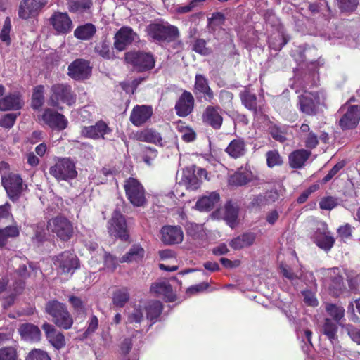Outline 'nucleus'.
Here are the masks:
<instances>
[{"label": "nucleus", "instance_id": "60", "mask_svg": "<svg viewBox=\"0 0 360 360\" xmlns=\"http://www.w3.org/2000/svg\"><path fill=\"white\" fill-rule=\"evenodd\" d=\"M16 352L12 347L0 349V360H16Z\"/></svg>", "mask_w": 360, "mask_h": 360}, {"label": "nucleus", "instance_id": "19", "mask_svg": "<svg viewBox=\"0 0 360 360\" xmlns=\"http://www.w3.org/2000/svg\"><path fill=\"white\" fill-rule=\"evenodd\" d=\"M42 328L49 342L56 349L63 348L65 345V340L63 334L56 330L53 326L49 323H44Z\"/></svg>", "mask_w": 360, "mask_h": 360}, {"label": "nucleus", "instance_id": "62", "mask_svg": "<svg viewBox=\"0 0 360 360\" xmlns=\"http://www.w3.org/2000/svg\"><path fill=\"white\" fill-rule=\"evenodd\" d=\"M303 301L304 303L311 307H316L318 305V300L315 295L311 291L305 290L302 292Z\"/></svg>", "mask_w": 360, "mask_h": 360}, {"label": "nucleus", "instance_id": "47", "mask_svg": "<svg viewBox=\"0 0 360 360\" xmlns=\"http://www.w3.org/2000/svg\"><path fill=\"white\" fill-rule=\"evenodd\" d=\"M97 252L99 254L100 258L103 259L104 264L108 269L114 271L117 268L120 259L117 260V258L112 255L107 254L102 248L98 250Z\"/></svg>", "mask_w": 360, "mask_h": 360}, {"label": "nucleus", "instance_id": "18", "mask_svg": "<svg viewBox=\"0 0 360 360\" xmlns=\"http://www.w3.org/2000/svg\"><path fill=\"white\" fill-rule=\"evenodd\" d=\"M314 241L319 247L325 250H329L333 247L335 239L330 235L326 223H318Z\"/></svg>", "mask_w": 360, "mask_h": 360}, {"label": "nucleus", "instance_id": "15", "mask_svg": "<svg viewBox=\"0 0 360 360\" xmlns=\"http://www.w3.org/2000/svg\"><path fill=\"white\" fill-rule=\"evenodd\" d=\"M50 22L58 34H67L72 29V20L67 13H54L50 18Z\"/></svg>", "mask_w": 360, "mask_h": 360}, {"label": "nucleus", "instance_id": "24", "mask_svg": "<svg viewBox=\"0 0 360 360\" xmlns=\"http://www.w3.org/2000/svg\"><path fill=\"white\" fill-rule=\"evenodd\" d=\"M181 180H202L207 178V171L194 165L187 167L182 169Z\"/></svg>", "mask_w": 360, "mask_h": 360}, {"label": "nucleus", "instance_id": "45", "mask_svg": "<svg viewBox=\"0 0 360 360\" xmlns=\"http://www.w3.org/2000/svg\"><path fill=\"white\" fill-rule=\"evenodd\" d=\"M243 104L255 113L257 112V98L254 94L250 93L248 90L242 91L240 94Z\"/></svg>", "mask_w": 360, "mask_h": 360}, {"label": "nucleus", "instance_id": "9", "mask_svg": "<svg viewBox=\"0 0 360 360\" xmlns=\"http://www.w3.org/2000/svg\"><path fill=\"white\" fill-rule=\"evenodd\" d=\"M54 265L62 274H72L79 268V262L77 256L70 252H64L53 259Z\"/></svg>", "mask_w": 360, "mask_h": 360}, {"label": "nucleus", "instance_id": "4", "mask_svg": "<svg viewBox=\"0 0 360 360\" xmlns=\"http://www.w3.org/2000/svg\"><path fill=\"white\" fill-rule=\"evenodd\" d=\"M50 174L58 180L73 179L77 176L75 162L68 158H57L49 169Z\"/></svg>", "mask_w": 360, "mask_h": 360}, {"label": "nucleus", "instance_id": "49", "mask_svg": "<svg viewBox=\"0 0 360 360\" xmlns=\"http://www.w3.org/2000/svg\"><path fill=\"white\" fill-rule=\"evenodd\" d=\"M95 51L103 58L110 59L111 57L110 42L107 40H103L97 43L95 46Z\"/></svg>", "mask_w": 360, "mask_h": 360}, {"label": "nucleus", "instance_id": "50", "mask_svg": "<svg viewBox=\"0 0 360 360\" xmlns=\"http://www.w3.org/2000/svg\"><path fill=\"white\" fill-rule=\"evenodd\" d=\"M44 103V86H38L32 94V105L34 108H40Z\"/></svg>", "mask_w": 360, "mask_h": 360}, {"label": "nucleus", "instance_id": "52", "mask_svg": "<svg viewBox=\"0 0 360 360\" xmlns=\"http://www.w3.org/2000/svg\"><path fill=\"white\" fill-rule=\"evenodd\" d=\"M267 165L269 167H273L282 164V158L276 150H271L266 153Z\"/></svg>", "mask_w": 360, "mask_h": 360}, {"label": "nucleus", "instance_id": "46", "mask_svg": "<svg viewBox=\"0 0 360 360\" xmlns=\"http://www.w3.org/2000/svg\"><path fill=\"white\" fill-rule=\"evenodd\" d=\"M20 98L15 95H9L0 100V110H9L19 106Z\"/></svg>", "mask_w": 360, "mask_h": 360}, {"label": "nucleus", "instance_id": "35", "mask_svg": "<svg viewBox=\"0 0 360 360\" xmlns=\"http://www.w3.org/2000/svg\"><path fill=\"white\" fill-rule=\"evenodd\" d=\"M310 153L306 150H298L292 153L289 156L290 165L293 168L302 167L309 158Z\"/></svg>", "mask_w": 360, "mask_h": 360}, {"label": "nucleus", "instance_id": "13", "mask_svg": "<svg viewBox=\"0 0 360 360\" xmlns=\"http://www.w3.org/2000/svg\"><path fill=\"white\" fill-rule=\"evenodd\" d=\"M320 103L321 101L318 93L304 92L300 96V109L307 115H315Z\"/></svg>", "mask_w": 360, "mask_h": 360}, {"label": "nucleus", "instance_id": "61", "mask_svg": "<svg viewBox=\"0 0 360 360\" xmlns=\"http://www.w3.org/2000/svg\"><path fill=\"white\" fill-rule=\"evenodd\" d=\"M352 232V226L348 224L341 226L338 229V237H340L341 238V240H342L344 241H345L351 238Z\"/></svg>", "mask_w": 360, "mask_h": 360}, {"label": "nucleus", "instance_id": "40", "mask_svg": "<svg viewBox=\"0 0 360 360\" xmlns=\"http://www.w3.org/2000/svg\"><path fill=\"white\" fill-rule=\"evenodd\" d=\"M321 331L332 343L337 339L338 326L328 318L324 319Z\"/></svg>", "mask_w": 360, "mask_h": 360}, {"label": "nucleus", "instance_id": "42", "mask_svg": "<svg viewBox=\"0 0 360 360\" xmlns=\"http://www.w3.org/2000/svg\"><path fill=\"white\" fill-rule=\"evenodd\" d=\"M8 197L15 200L20 197L22 191L20 181H1Z\"/></svg>", "mask_w": 360, "mask_h": 360}, {"label": "nucleus", "instance_id": "22", "mask_svg": "<svg viewBox=\"0 0 360 360\" xmlns=\"http://www.w3.org/2000/svg\"><path fill=\"white\" fill-rule=\"evenodd\" d=\"M193 105V96L190 92L185 91L176 103L175 109L178 115L185 117L191 112Z\"/></svg>", "mask_w": 360, "mask_h": 360}, {"label": "nucleus", "instance_id": "58", "mask_svg": "<svg viewBox=\"0 0 360 360\" xmlns=\"http://www.w3.org/2000/svg\"><path fill=\"white\" fill-rule=\"evenodd\" d=\"M11 27V20L8 17H7L4 20L3 28L0 33V39L2 41L6 42L8 44L10 42L9 33Z\"/></svg>", "mask_w": 360, "mask_h": 360}, {"label": "nucleus", "instance_id": "12", "mask_svg": "<svg viewBox=\"0 0 360 360\" xmlns=\"http://www.w3.org/2000/svg\"><path fill=\"white\" fill-rule=\"evenodd\" d=\"M126 195L134 206H142L146 202L145 190L139 181H126Z\"/></svg>", "mask_w": 360, "mask_h": 360}, {"label": "nucleus", "instance_id": "32", "mask_svg": "<svg viewBox=\"0 0 360 360\" xmlns=\"http://www.w3.org/2000/svg\"><path fill=\"white\" fill-rule=\"evenodd\" d=\"M20 227L16 225H10L0 229V248L6 245L8 240L20 235Z\"/></svg>", "mask_w": 360, "mask_h": 360}, {"label": "nucleus", "instance_id": "43", "mask_svg": "<svg viewBox=\"0 0 360 360\" xmlns=\"http://www.w3.org/2000/svg\"><path fill=\"white\" fill-rule=\"evenodd\" d=\"M41 339L39 328L32 323L24 324V340L38 342Z\"/></svg>", "mask_w": 360, "mask_h": 360}, {"label": "nucleus", "instance_id": "20", "mask_svg": "<svg viewBox=\"0 0 360 360\" xmlns=\"http://www.w3.org/2000/svg\"><path fill=\"white\" fill-rule=\"evenodd\" d=\"M153 114V109L150 106L136 105L130 115V121L136 127H139L148 120Z\"/></svg>", "mask_w": 360, "mask_h": 360}, {"label": "nucleus", "instance_id": "17", "mask_svg": "<svg viewBox=\"0 0 360 360\" xmlns=\"http://www.w3.org/2000/svg\"><path fill=\"white\" fill-rule=\"evenodd\" d=\"M161 240L167 245L181 243L184 239V233L180 226H165L160 231Z\"/></svg>", "mask_w": 360, "mask_h": 360}, {"label": "nucleus", "instance_id": "37", "mask_svg": "<svg viewBox=\"0 0 360 360\" xmlns=\"http://www.w3.org/2000/svg\"><path fill=\"white\" fill-rule=\"evenodd\" d=\"M92 4L91 0H68V8L70 12L82 13L88 11Z\"/></svg>", "mask_w": 360, "mask_h": 360}, {"label": "nucleus", "instance_id": "64", "mask_svg": "<svg viewBox=\"0 0 360 360\" xmlns=\"http://www.w3.org/2000/svg\"><path fill=\"white\" fill-rule=\"evenodd\" d=\"M346 330L352 340L358 345H360V329L356 328L351 325H348L346 327Z\"/></svg>", "mask_w": 360, "mask_h": 360}, {"label": "nucleus", "instance_id": "29", "mask_svg": "<svg viewBox=\"0 0 360 360\" xmlns=\"http://www.w3.org/2000/svg\"><path fill=\"white\" fill-rule=\"evenodd\" d=\"M219 201V195L216 192L211 193L208 196H204L196 202V209L199 211H209Z\"/></svg>", "mask_w": 360, "mask_h": 360}, {"label": "nucleus", "instance_id": "48", "mask_svg": "<svg viewBox=\"0 0 360 360\" xmlns=\"http://www.w3.org/2000/svg\"><path fill=\"white\" fill-rule=\"evenodd\" d=\"M326 311L335 321H340L345 316V309L340 305L327 304Z\"/></svg>", "mask_w": 360, "mask_h": 360}, {"label": "nucleus", "instance_id": "36", "mask_svg": "<svg viewBox=\"0 0 360 360\" xmlns=\"http://www.w3.org/2000/svg\"><path fill=\"white\" fill-rule=\"evenodd\" d=\"M255 240V234L248 233L233 239L230 243V245L234 250H239L251 245Z\"/></svg>", "mask_w": 360, "mask_h": 360}, {"label": "nucleus", "instance_id": "54", "mask_svg": "<svg viewBox=\"0 0 360 360\" xmlns=\"http://www.w3.org/2000/svg\"><path fill=\"white\" fill-rule=\"evenodd\" d=\"M26 360H51V358L45 351L34 349L29 353Z\"/></svg>", "mask_w": 360, "mask_h": 360}, {"label": "nucleus", "instance_id": "51", "mask_svg": "<svg viewBox=\"0 0 360 360\" xmlns=\"http://www.w3.org/2000/svg\"><path fill=\"white\" fill-rule=\"evenodd\" d=\"M281 271L283 276L290 281L292 283L296 282L302 276V272L294 273L291 271V269L285 264H282L280 266Z\"/></svg>", "mask_w": 360, "mask_h": 360}, {"label": "nucleus", "instance_id": "11", "mask_svg": "<svg viewBox=\"0 0 360 360\" xmlns=\"http://www.w3.org/2000/svg\"><path fill=\"white\" fill-rule=\"evenodd\" d=\"M42 121L52 129L64 130L68 124V119L61 113L51 108H46L41 115Z\"/></svg>", "mask_w": 360, "mask_h": 360}, {"label": "nucleus", "instance_id": "3", "mask_svg": "<svg viewBox=\"0 0 360 360\" xmlns=\"http://www.w3.org/2000/svg\"><path fill=\"white\" fill-rule=\"evenodd\" d=\"M323 280V286L332 295L337 296L342 291L344 284L339 268L322 269L318 271Z\"/></svg>", "mask_w": 360, "mask_h": 360}, {"label": "nucleus", "instance_id": "25", "mask_svg": "<svg viewBox=\"0 0 360 360\" xmlns=\"http://www.w3.org/2000/svg\"><path fill=\"white\" fill-rule=\"evenodd\" d=\"M145 309L143 302H139L128 308L127 311V323H140L144 320Z\"/></svg>", "mask_w": 360, "mask_h": 360}, {"label": "nucleus", "instance_id": "38", "mask_svg": "<svg viewBox=\"0 0 360 360\" xmlns=\"http://www.w3.org/2000/svg\"><path fill=\"white\" fill-rule=\"evenodd\" d=\"M96 27L91 23H86L77 27L74 32L76 38L81 40H89L96 33Z\"/></svg>", "mask_w": 360, "mask_h": 360}, {"label": "nucleus", "instance_id": "53", "mask_svg": "<svg viewBox=\"0 0 360 360\" xmlns=\"http://www.w3.org/2000/svg\"><path fill=\"white\" fill-rule=\"evenodd\" d=\"M338 6L342 11L350 12L354 11L358 5V0H337Z\"/></svg>", "mask_w": 360, "mask_h": 360}, {"label": "nucleus", "instance_id": "33", "mask_svg": "<svg viewBox=\"0 0 360 360\" xmlns=\"http://www.w3.org/2000/svg\"><path fill=\"white\" fill-rule=\"evenodd\" d=\"M146 318L150 321H155L161 314L162 306L159 301H149L143 302Z\"/></svg>", "mask_w": 360, "mask_h": 360}, {"label": "nucleus", "instance_id": "8", "mask_svg": "<svg viewBox=\"0 0 360 360\" xmlns=\"http://www.w3.org/2000/svg\"><path fill=\"white\" fill-rule=\"evenodd\" d=\"M125 60L127 63L133 65L138 72L149 70L155 65V60L153 56L146 53H127Z\"/></svg>", "mask_w": 360, "mask_h": 360}, {"label": "nucleus", "instance_id": "28", "mask_svg": "<svg viewBox=\"0 0 360 360\" xmlns=\"http://www.w3.org/2000/svg\"><path fill=\"white\" fill-rule=\"evenodd\" d=\"M134 137L139 141L162 145V139L160 134L151 129L137 131L134 134Z\"/></svg>", "mask_w": 360, "mask_h": 360}, {"label": "nucleus", "instance_id": "5", "mask_svg": "<svg viewBox=\"0 0 360 360\" xmlns=\"http://www.w3.org/2000/svg\"><path fill=\"white\" fill-rule=\"evenodd\" d=\"M148 35L157 41H172L179 36L178 28L168 22L153 23L147 27Z\"/></svg>", "mask_w": 360, "mask_h": 360}, {"label": "nucleus", "instance_id": "63", "mask_svg": "<svg viewBox=\"0 0 360 360\" xmlns=\"http://www.w3.org/2000/svg\"><path fill=\"white\" fill-rule=\"evenodd\" d=\"M0 174L1 180H15L14 175H11L9 169V165L5 162H0Z\"/></svg>", "mask_w": 360, "mask_h": 360}, {"label": "nucleus", "instance_id": "1", "mask_svg": "<svg viewBox=\"0 0 360 360\" xmlns=\"http://www.w3.org/2000/svg\"><path fill=\"white\" fill-rule=\"evenodd\" d=\"M75 101L76 95L70 86L57 84L51 86L47 103L50 106L62 110L63 104L71 106Z\"/></svg>", "mask_w": 360, "mask_h": 360}, {"label": "nucleus", "instance_id": "55", "mask_svg": "<svg viewBox=\"0 0 360 360\" xmlns=\"http://www.w3.org/2000/svg\"><path fill=\"white\" fill-rule=\"evenodd\" d=\"M193 50L204 56H207L211 52L210 49L206 46V41L202 39L195 41L193 45Z\"/></svg>", "mask_w": 360, "mask_h": 360}, {"label": "nucleus", "instance_id": "57", "mask_svg": "<svg viewBox=\"0 0 360 360\" xmlns=\"http://www.w3.org/2000/svg\"><path fill=\"white\" fill-rule=\"evenodd\" d=\"M314 53H316V49L314 48L305 49L303 51V56H302V60L306 61V63H309L313 66L312 68H310V70L313 71L316 68V62L314 61V60L311 58V56ZM317 63L319 64V62H317Z\"/></svg>", "mask_w": 360, "mask_h": 360}, {"label": "nucleus", "instance_id": "59", "mask_svg": "<svg viewBox=\"0 0 360 360\" xmlns=\"http://www.w3.org/2000/svg\"><path fill=\"white\" fill-rule=\"evenodd\" d=\"M4 221L7 222L13 221V217L10 212V205L8 203L0 205V223H3Z\"/></svg>", "mask_w": 360, "mask_h": 360}, {"label": "nucleus", "instance_id": "2", "mask_svg": "<svg viewBox=\"0 0 360 360\" xmlns=\"http://www.w3.org/2000/svg\"><path fill=\"white\" fill-rule=\"evenodd\" d=\"M46 311L51 316L53 322L58 327L67 330L72 326V318L61 302L56 300L49 302L46 305Z\"/></svg>", "mask_w": 360, "mask_h": 360}, {"label": "nucleus", "instance_id": "44", "mask_svg": "<svg viewBox=\"0 0 360 360\" xmlns=\"http://www.w3.org/2000/svg\"><path fill=\"white\" fill-rule=\"evenodd\" d=\"M129 290L127 288H122L114 292L112 303L117 307H122L129 301Z\"/></svg>", "mask_w": 360, "mask_h": 360}, {"label": "nucleus", "instance_id": "56", "mask_svg": "<svg viewBox=\"0 0 360 360\" xmlns=\"http://www.w3.org/2000/svg\"><path fill=\"white\" fill-rule=\"evenodd\" d=\"M200 187V181H179L176 184V191L179 193V190L185 188L187 191H195Z\"/></svg>", "mask_w": 360, "mask_h": 360}, {"label": "nucleus", "instance_id": "34", "mask_svg": "<svg viewBox=\"0 0 360 360\" xmlns=\"http://www.w3.org/2000/svg\"><path fill=\"white\" fill-rule=\"evenodd\" d=\"M288 39L286 38L283 28H280L276 32L271 34L269 38V44L271 49L276 51L281 50L286 44Z\"/></svg>", "mask_w": 360, "mask_h": 360}, {"label": "nucleus", "instance_id": "30", "mask_svg": "<svg viewBox=\"0 0 360 360\" xmlns=\"http://www.w3.org/2000/svg\"><path fill=\"white\" fill-rule=\"evenodd\" d=\"M226 152L233 158L243 156L246 152L245 143L242 139H236L230 142Z\"/></svg>", "mask_w": 360, "mask_h": 360}, {"label": "nucleus", "instance_id": "27", "mask_svg": "<svg viewBox=\"0 0 360 360\" xmlns=\"http://www.w3.org/2000/svg\"><path fill=\"white\" fill-rule=\"evenodd\" d=\"M205 121L214 129L220 128L222 124V117L220 114V109L209 106L204 113Z\"/></svg>", "mask_w": 360, "mask_h": 360}, {"label": "nucleus", "instance_id": "6", "mask_svg": "<svg viewBox=\"0 0 360 360\" xmlns=\"http://www.w3.org/2000/svg\"><path fill=\"white\" fill-rule=\"evenodd\" d=\"M47 229L62 240H68L73 234L72 224L65 217H55L49 221Z\"/></svg>", "mask_w": 360, "mask_h": 360}, {"label": "nucleus", "instance_id": "23", "mask_svg": "<svg viewBox=\"0 0 360 360\" xmlns=\"http://www.w3.org/2000/svg\"><path fill=\"white\" fill-rule=\"evenodd\" d=\"M145 255L143 248L139 244L133 245L129 251L120 259V263L139 262Z\"/></svg>", "mask_w": 360, "mask_h": 360}, {"label": "nucleus", "instance_id": "10", "mask_svg": "<svg viewBox=\"0 0 360 360\" xmlns=\"http://www.w3.org/2000/svg\"><path fill=\"white\" fill-rule=\"evenodd\" d=\"M108 230L110 235L123 240H127L129 237L125 218L117 210L113 212L108 222Z\"/></svg>", "mask_w": 360, "mask_h": 360}, {"label": "nucleus", "instance_id": "26", "mask_svg": "<svg viewBox=\"0 0 360 360\" xmlns=\"http://www.w3.org/2000/svg\"><path fill=\"white\" fill-rule=\"evenodd\" d=\"M151 292L163 296L167 301L173 302L175 300V295L173 292L171 285L165 281L154 283L150 288Z\"/></svg>", "mask_w": 360, "mask_h": 360}, {"label": "nucleus", "instance_id": "41", "mask_svg": "<svg viewBox=\"0 0 360 360\" xmlns=\"http://www.w3.org/2000/svg\"><path fill=\"white\" fill-rule=\"evenodd\" d=\"M223 218L230 227L233 228L237 224L238 208L230 202L227 203Z\"/></svg>", "mask_w": 360, "mask_h": 360}, {"label": "nucleus", "instance_id": "39", "mask_svg": "<svg viewBox=\"0 0 360 360\" xmlns=\"http://www.w3.org/2000/svg\"><path fill=\"white\" fill-rule=\"evenodd\" d=\"M195 89L203 94L206 99L211 100L214 96L212 91L208 86L207 79L202 75H196L195 76Z\"/></svg>", "mask_w": 360, "mask_h": 360}, {"label": "nucleus", "instance_id": "14", "mask_svg": "<svg viewBox=\"0 0 360 360\" xmlns=\"http://www.w3.org/2000/svg\"><path fill=\"white\" fill-rule=\"evenodd\" d=\"M91 68L89 63L83 59H77L68 66V75L76 80L85 79L89 77Z\"/></svg>", "mask_w": 360, "mask_h": 360}, {"label": "nucleus", "instance_id": "21", "mask_svg": "<svg viewBox=\"0 0 360 360\" xmlns=\"http://www.w3.org/2000/svg\"><path fill=\"white\" fill-rule=\"evenodd\" d=\"M110 129L103 122H98L94 126L84 127L81 129V134L89 139H97L103 138L104 135L110 133Z\"/></svg>", "mask_w": 360, "mask_h": 360}, {"label": "nucleus", "instance_id": "7", "mask_svg": "<svg viewBox=\"0 0 360 360\" xmlns=\"http://www.w3.org/2000/svg\"><path fill=\"white\" fill-rule=\"evenodd\" d=\"M342 116L339 124L342 129H349L356 127L360 120V106L357 105H344L340 109Z\"/></svg>", "mask_w": 360, "mask_h": 360}, {"label": "nucleus", "instance_id": "31", "mask_svg": "<svg viewBox=\"0 0 360 360\" xmlns=\"http://www.w3.org/2000/svg\"><path fill=\"white\" fill-rule=\"evenodd\" d=\"M47 0H24V18H34Z\"/></svg>", "mask_w": 360, "mask_h": 360}, {"label": "nucleus", "instance_id": "16", "mask_svg": "<svg viewBox=\"0 0 360 360\" xmlns=\"http://www.w3.org/2000/svg\"><path fill=\"white\" fill-rule=\"evenodd\" d=\"M137 37V34L129 27H121L115 35L114 46L120 51H124Z\"/></svg>", "mask_w": 360, "mask_h": 360}]
</instances>
